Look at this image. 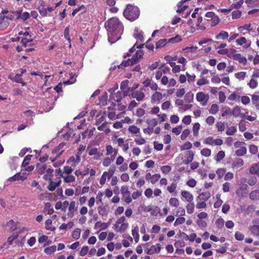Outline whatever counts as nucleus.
Listing matches in <instances>:
<instances>
[{"label": "nucleus", "mask_w": 259, "mask_h": 259, "mask_svg": "<svg viewBox=\"0 0 259 259\" xmlns=\"http://www.w3.org/2000/svg\"><path fill=\"white\" fill-rule=\"evenodd\" d=\"M105 26L108 31L109 42L113 44L120 39V35L123 30V26L117 18H110L105 22Z\"/></svg>", "instance_id": "nucleus-1"}, {"label": "nucleus", "mask_w": 259, "mask_h": 259, "mask_svg": "<svg viewBox=\"0 0 259 259\" xmlns=\"http://www.w3.org/2000/svg\"><path fill=\"white\" fill-rule=\"evenodd\" d=\"M140 11L139 8L135 5L127 4L126 8L123 11L124 17L130 21H134L137 20L140 16Z\"/></svg>", "instance_id": "nucleus-2"}, {"label": "nucleus", "mask_w": 259, "mask_h": 259, "mask_svg": "<svg viewBox=\"0 0 259 259\" xmlns=\"http://www.w3.org/2000/svg\"><path fill=\"white\" fill-rule=\"evenodd\" d=\"M143 88L141 89L140 90H137L134 92L130 93V97L135 98L138 101H142L145 97V94L143 92Z\"/></svg>", "instance_id": "nucleus-3"}, {"label": "nucleus", "mask_w": 259, "mask_h": 259, "mask_svg": "<svg viewBox=\"0 0 259 259\" xmlns=\"http://www.w3.org/2000/svg\"><path fill=\"white\" fill-rule=\"evenodd\" d=\"M128 80H124L121 82L120 88L123 93V97L130 96V90H128L130 88L128 87Z\"/></svg>", "instance_id": "nucleus-4"}, {"label": "nucleus", "mask_w": 259, "mask_h": 259, "mask_svg": "<svg viewBox=\"0 0 259 259\" xmlns=\"http://www.w3.org/2000/svg\"><path fill=\"white\" fill-rule=\"evenodd\" d=\"M227 56L229 57H231L234 60L238 61L240 63L243 65H246L247 63V59L244 57H242L240 54H233L232 56L228 54Z\"/></svg>", "instance_id": "nucleus-5"}, {"label": "nucleus", "mask_w": 259, "mask_h": 259, "mask_svg": "<svg viewBox=\"0 0 259 259\" xmlns=\"http://www.w3.org/2000/svg\"><path fill=\"white\" fill-rule=\"evenodd\" d=\"M136 64V61L132 58L128 59L127 60H123L121 63L118 66V68L123 69L125 67L131 66Z\"/></svg>", "instance_id": "nucleus-6"}, {"label": "nucleus", "mask_w": 259, "mask_h": 259, "mask_svg": "<svg viewBox=\"0 0 259 259\" xmlns=\"http://www.w3.org/2000/svg\"><path fill=\"white\" fill-rule=\"evenodd\" d=\"M155 245H152L149 249H147L145 251L146 253L148 254H153L154 253H159L161 250V245L159 243H157Z\"/></svg>", "instance_id": "nucleus-7"}, {"label": "nucleus", "mask_w": 259, "mask_h": 259, "mask_svg": "<svg viewBox=\"0 0 259 259\" xmlns=\"http://www.w3.org/2000/svg\"><path fill=\"white\" fill-rule=\"evenodd\" d=\"M66 145V143L64 142L61 143L59 144V145L55 148L53 151L52 153H56L57 157H59L64 152V150H63V148Z\"/></svg>", "instance_id": "nucleus-8"}, {"label": "nucleus", "mask_w": 259, "mask_h": 259, "mask_svg": "<svg viewBox=\"0 0 259 259\" xmlns=\"http://www.w3.org/2000/svg\"><path fill=\"white\" fill-rule=\"evenodd\" d=\"M211 197V194L209 192H204L199 194L197 197L196 200L198 201H207Z\"/></svg>", "instance_id": "nucleus-9"}, {"label": "nucleus", "mask_w": 259, "mask_h": 259, "mask_svg": "<svg viewBox=\"0 0 259 259\" xmlns=\"http://www.w3.org/2000/svg\"><path fill=\"white\" fill-rule=\"evenodd\" d=\"M75 202L73 201H71L69 206V211L67 213L68 216L69 218H72L74 216V213L76 210V208H75Z\"/></svg>", "instance_id": "nucleus-10"}, {"label": "nucleus", "mask_w": 259, "mask_h": 259, "mask_svg": "<svg viewBox=\"0 0 259 259\" xmlns=\"http://www.w3.org/2000/svg\"><path fill=\"white\" fill-rule=\"evenodd\" d=\"M162 99V94L158 92H156L151 96V101L152 102H157L158 103H160V100Z\"/></svg>", "instance_id": "nucleus-11"}, {"label": "nucleus", "mask_w": 259, "mask_h": 259, "mask_svg": "<svg viewBox=\"0 0 259 259\" xmlns=\"http://www.w3.org/2000/svg\"><path fill=\"white\" fill-rule=\"evenodd\" d=\"M205 17L210 18L211 20H214V25L217 24L219 22V18L216 16L214 12H208L205 14Z\"/></svg>", "instance_id": "nucleus-12"}, {"label": "nucleus", "mask_w": 259, "mask_h": 259, "mask_svg": "<svg viewBox=\"0 0 259 259\" xmlns=\"http://www.w3.org/2000/svg\"><path fill=\"white\" fill-rule=\"evenodd\" d=\"M187 159L183 160V163L185 164H188L191 162L193 160L194 154L192 151H188L187 152Z\"/></svg>", "instance_id": "nucleus-13"}, {"label": "nucleus", "mask_w": 259, "mask_h": 259, "mask_svg": "<svg viewBox=\"0 0 259 259\" xmlns=\"http://www.w3.org/2000/svg\"><path fill=\"white\" fill-rule=\"evenodd\" d=\"M144 55V51L142 50H139L136 52L135 54L133 56V58L136 62L137 63L143 58Z\"/></svg>", "instance_id": "nucleus-14"}, {"label": "nucleus", "mask_w": 259, "mask_h": 259, "mask_svg": "<svg viewBox=\"0 0 259 259\" xmlns=\"http://www.w3.org/2000/svg\"><path fill=\"white\" fill-rule=\"evenodd\" d=\"M181 195L189 202H191L193 200V196L188 191H182Z\"/></svg>", "instance_id": "nucleus-15"}, {"label": "nucleus", "mask_w": 259, "mask_h": 259, "mask_svg": "<svg viewBox=\"0 0 259 259\" xmlns=\"http://www.w3.org/2000/svg\"><path fill=\"white\" fill-rule=\"evenodd\" d=\"M251 234L254 236H259V225H253L249 228Z\"/></svg>", "instance_id": "nucleus-16"}, {"label": "nucleus", "mask_w": 259, "mask_h": 259, "mask_svg": "<svg viewBox=\"0 0 259 259\" xmlns=\"http://www.w3.org/2000/svg\"><path fill=\"white\" fill-rule=\"evenodd\" d=\"M251 174H256L259 177V164L256 163L253 165L249 169Z\"/></svg>", "instance_id": "nucleus-17"}, {"label": "nucleus", "mask_w": 259, "mask_h": 259, "mask_svg": "<svg viewBox=\"0 0 259 259\" xmlns=\"http://www.w3.org/2000/svg\"><path fill=\"white\" fill-rule=\"evenodd\" d=\"M249 198L252 200H259V190L252 191L249 194Z\"/></svg>", "instance_id": "nucleus-18"}, {"label": "nucleus", "mask_w": 259, "mask_h": 259, "mask_svg": "<svg viewBox=\"0 0 259 259\" xmlns=\"http://www.w3.org/2000/svg\"><path fill=\"white\" fill-rule=\"evenodd\" d=\"M229 36V34L227 32L225 31H221L218 34L215 36V39H225Z\"/></svg>", "instance_id": "nucleus-19"}, {"label": "nucleus", "mask_w": 259, "mask_h": 259, "mask_svg": "<svg viewBox=\"0 0 259 259\" xmlns=\"http://www.w3.org/2000/svg\"><path fill=\"white\" fill-rule=\"evenodd\" d=\"M132 235L135 239L136 242H138L139 240V227L136 226L132 230Z\"/></svg>", "instance_id": "nucleus-20"}, {"label": "nucleus", "mask_w": 259, "mask_h": 259, "mask_svg": "<svg viewBox=\"0 0 259 259\" xmlns=\"http://www.w3.org/2000/svg\"><path fill=\"white\" fill-rule=\"evenodd\" d=\"M167 43V39L164 38L158 40L156 44V48L160 49L165 46V45Z\"/></svg>", "instance_id": "nucleus-21"}, {"label": "nucleus", "mask_w": 259, "mask_h": 259, "mask_svg": "<svg viewBox=\"0 0 259 259\" xmlns=\"http://www.w3.org/2000/svg\"><path fill=\"white\" fill-rule=\"evenodd\" d=\"M36 169H37V171H38V172L39 173V174H44L45 171L46 170V168H47V166H46V164H43V165H41L39 163H37L36 164Z\"/></svg>", "instance_id": "nucleus-22"}, {"label": "nucleus", "mask_w": 259, "mask_h": 259, "mask_svg": "<svg viewBox=\"0 0 259 259\" xmlns=\"http://www.w3.org/2000/svg\"><path fill=\"white\" fill-rule=\"evenodd\" d=\"M193 99L194 94L191 92L187 93L185 96V100L187 103H191L192 102H193Z\"/></svg>", "instance_id": "nucleus-23"}, {"label": "nucleus", "mask_w": 259, "mask_h": 259, "mask_svg": "<svg viewBox=\"0 0 259 259\" xmlns=\"http://www.w3.org/2000/svg\"><path fill=\"white\" fill-rule=\"evenodd\" d=\"M51 204L50 202L45 203L44 211H46L48 214H52L54 212V209L51 208Z\"/></svg>", "instance_id": "nucleus-24"}, {"label": "nucleus", "mask_w": 259, "mask_h": 259, "mask_svg": "<svg viewBox=\"0 0 259 259\" xmlns=\"http://www.w3.org/2000/svg\"><path fill=\"white\" fill-rule=\"evenodd\" d=\"M247 152V149L245 147H241L240 149H239L236 151V154L238 156H242L244 155Z\"/></svg>", "instance_id": "nucleus-25"}, {"label": "nucleus", "mask_w": 259, "mask_h": 259, "mask_svg": "<svg viewBox=\"0 0 259 259\" xmlns=\"http://www.w3.org/2000/svg\"><path fill=\"white\" fill-rule=\"evenodd\" d=\"M6 226L10 228L11 232L15 230L17 228L16 225L13 220H11L9 222H7Z\"/></svg>", "instance_id": "nucleus-26"}, {"label": "nucleus", "mask_w": 259, "mask_h": 259, "mask_svg": "<svg viewBox=\"0 0 259 259\" xmlns=\"http://www.w3.org/2000/svg\"><path fill=\"white\" fill-rule=\"evenodd\" d=\"M194 203L192 202H189L186 206L187 211L189 214H191L193 212L194 209Z\"/></svg>", "instance_id": "nucleus-27"}, {"label": "nucleus", "mask_w": 259, "mask_h": 259, "mask_svg": "<svg viewBox=\"0 0 259 259\" xmlns=\"http://www.w3.org/2000/svg\"><path fill=\"white\" fill-rule=\"evenodd\" d=\"M56 250V246L55 245H53L51 247H47L45 249V252L49 255L52 254V253L55 252Z\"/></svg>", "instance_id": "nucleus-28"}, {"label": "nucleus", "mask_w": 259, "mask_h": 259, "mask_svg": "<svg viewBox=\"0 0 259 259\" xmlns=\"http://www.w3.org/2000/svg\"><path fill=\"white\" fill-rule=\"evenodd\" d=\"M241 113V109L238 106H235L232 112V114L234 117H238L239 116Z\"/></svg>", "instance_id": "nucleus-29"}, {"label": "nucleus", "mask_w": 259, "mask_h": 259, "mask_svg": "<svg viewBox=\"0 0 259 259\" xmlns=\"http://www.w3.org/2000/svg\"><path fill=\"white\" fill-rule=\"evenodd\" d=\"M225 154L223 151H220L217 154L215 159L217 161L219 162L225 157Z\"/></svg>", "instance_id": "nucleus-30"}, {"label": "nucleus", "mask_w": 259, "mask_h": 259, "mask_svg": "<svg viewBox=\"0 0 259 259\" xmlns=\"http://www.w3.org/2000/svg\"><path fill=\"white\" fill-rule=\"evenodd\" d=\"M32 156V155H27L24 158L23 162L22 163V166L26 167L29 163V161L31 160V158Z\"/></svg>", "instance_id": "nucleus-31"}, {"label": "nucleus", "mask_w": 259, "mask_h": 259, "mask_svg": "<svg viewBox=\"0 0 259 259\" xmlns=\"http://www.w3.org/2000/svg\"><path fill=\"white\" fill-rule=\"evenodd\" d=\"M169 202L170 205L174 207H177L179 205V201L176 198H171Z\"/></svg>", "instance_id": "nucleus-32"}, {"label": "nucleus", "mask_w": 259, "mask_h": 259, "mask_svg": "<svg viewBox=\"0 0 259 259\" xmlns=\"http://www.w3.org/2000/svg\"><path fill=\"white\" fill-rule=\"evenodd\" d=\"M80 232H81V230L80 229H78V228L76 229L72 232V237L74 239L77 240L80 237Z\"/></svg>", "instance_id": "nucleus-33"}, {"label": "nucleus", "mask_w": 259, "mask_h": 259, "mask_svg": "<svg viewBox=\"0 0 259 259\" xmlns=\"http://www.w3.org/2000/svg\"><path fill=\"white\" fill-rule=\"evenodd\" d=\"M219 110V106L218 105L213 104L211 106L210 109L209 110V113L215 114Z\"/></svg>", "instance_id": "nucleus-34"}, {"label": "nucleus", "mask_w": 259, "mask_h": 259, "mask_svg": "<svg viewBox=\"0 0 259 259\" xmlns=\"http://www.w3.org/2000/svg\"><path fill=\"white\" fill-rule=\"evenodd\" d=\"M30 17V15L29 14V13L27 12H24L22 15H19L17 19H19L20 18L22 19L23 21H25L26 20H27V19H28Z\"/></svg>", "instance_id": "nucleus-35"}, {"label": "nucleus", "mask_w": 259, "mask_h": 259, "mask_svg": "<svg viewBox=\"0 0 259 259\" xmlns=\"http://www.w3.org/2000/svg\"><path fill=\"white\" fill-rule=\"evenodd\" d=\"M182 40L181 37L179 35H177L175 37H171L167 39V42L176 43L180 42Z\"/></svg>", "instance_id": "nucleus-36"}, {"label": "nucleus", "mask_w": 259, "mask_h": 259, "mask_svg": "<svg viewBox=\"0 0 259 259\" xmlns=\"http://www.w3.org/2000/svg\"><path fill=\"white\" fill-rule=\"evenodd\" d=\"M200 124L198 122L194 123L193 127V135L194 136H197L198 135V131L200 128Z\"/></svg>", "instance_id": "nucleus-37"}, {"label": "nucleus", "mask_w": 259, "mask_h": 259, "mask_svg": "<svg viewBox=\"0 0 259 259\" xmlns=\"http://www.w3.org/2000/svg\"><path fill=\"white\" fill-rule=\"evenodd\" d=\"M205 95L203 92L198 93L196 95V99L198 102H201L205 99Z\"/></svg>", "instance_id": "nucleus-38"}, {"label": "nucleus", "mask_w": 259, "mask_h": 259, "mask_svg": "<svg viewBox=\"0 0 259 259\" xmlns=\"http://www.w3.org/2000/svg\"><path fill=\"white\" fill-rule=\"evenodd\" d=\"M107 176L108 177V172H107V171L104 172L100 180L101 185H103L105 183Z\"/></svg>", "instance_id": "nucleus-39"}, {"label": "nucleus", "mask_w": 259, "mask_h": 259, "mask_svg": "<svg viewBox=\"0 0 259 259\" xmlns=\"http://www.w3.org/2000/svg\"><path fill=\"white\" fill-rule=\"evenodd\" d=\"M211 150L208 148H204L201 150V154L205 157H208L211 155Z\"/></svg>", "instance_id": "nucleus-40"}, {"label": "nucleus", "mask_w": 259, "mask_h": 259, "mask_svg": "<svg viewBox=\"0 0 259 259\" xmlns=\"http://www.w3.org/2000/svg\"><path fill=\"white\" fill-rule=\"evenodd\" d=\"M239 129L241 132H244L246 130V122L241 120L239 123Z\"/></svg>", "instance_id": "nucleus-41"}, {"label": "nucleus", "mask_w": 259, "mask_h": 259, "mask_svg": "<svg viewBox=\"0 0 259 259\" xmlns=\"http://www.w3.org/2000/svg\"><path fill=\"white\" fill-rule=\"evenodd\" d=\"M98 212L102 216L107 215L108 213L107 209L105 207L102 206H99L98 207Z\"/></svg>", "instance_id": "nucleus-42"}, {"label": "nucleus", "mask_w": 259, "mask_h": 259, "mask_svg": "<svg viewBox=\"0 0 259 259\" xmlns=\"http://www.w3.org/2000/svg\"><path fill=\"white\" fill-rule=\"evenodd\" d=\"M63 178L66 183H70L75 181V178L72 175H69L68 176H63Z\"/></svg>", "instance_id": "nucleus-43"}, {"label": "nucleus", "mask_w": 259, "mask_h": 259, "mask_svg": "<svg viewBox=\"0 0 259 259\" xmlns=\"http://www.w3.org/2000/svg\"><path fill=\"white\" fill-rule=\"evenodd\" d=\"M128 131L132 134H137L140 132V128L136 126L132 125L128 128Z\"/></svg>", "instance_id": "nucleus-44"}, {"label": "nucleus", "mask_w": 259, "mask_h": 259, "mask_svg": "<svg viewBox=\"0 0 259 259\" xmlns=\"http://www.w3.org/2000/svg\"><path fill=\"white\" fill-rule=\"evenodd\" d=\"M123 97V93H122V92L118 91L115 95V102H116L117 103H119L120 102H121Z\"/></svg>", "instance_id": "nucleus-45"}, {"label": "nucleus", "mask_w": 259, "mask_h": 259, "mask_svg": "<svg viewBox=\"0 0 259 259\" xmlns=\"http://www.w3.org/2000/svg\"><path fill=\"white\" fill-rule=\"evenodd\" d=\"M237 131L235 127L231 126L226 131V134L229 136L233 135Z\"/></svg>", "instance_id": "nucleus-46"}, {"label": "nucleus", "mask_w": 259, "mask_h": 259, "mask_svg": "<svg viewBox=\"0 0 259 259\" xmlns=\"http://www.w3.org/2000/svg\"><path fill=\"white\" fill-rule=\"evenodd\" d=\"M185 222V218L184 217L178 218L174 223V226H177L179 225L183 224Z\"/></svg>", "instance_id": "nucleus-47"}, {"label": "nucleus", "mask_w": 259, "mask_h": 259, "mask_svg": "<svg viewBox=\"0 0 259 259\" xmlns=\"http://www.w3.org/2000/svg\"><path fill=\"white\" fill-rule=\"evenodd\" d=\"M20 172L17 173L14 176L9 178L8 179V181L14 182L17 180H20Z\"/></svg>", "instance_id": "nucleus-48"}, {"label": "nucleus", "mask_w": 259, "mask_h": 259, "mask_svg": "<svg viewBox=\"0 0 259 259\" xmlns=\"http://www.w3.org/2000/svg\"><path fill=\"white\" fill-rule=\"evenodd\" d=\"M244 235L240 232H236L235 234V238L237 240L242 241L244 239Z\"/></svg>", "instance_id": "nucleus-49"}, {"label": "nucleus", "mask_w": 259, "mask_h": 259, "mask_svg": "<svg viewBox=\"0 0 259 259\" xmlns=\"http://www.w3.org/2000/svg\"><path fill=\"white\" fill-rule=\"evenodd\" d=\"M192 148V144L190 142H187L181 147V150H189Z\"/></svg>", "instance_id": "nucleus-50"}, {"label": "nucleus", "mask_w": 259, "mask_h": 259, "mask_svg": "<svg viewBox=\"0 0 259 259\" xmlns=\"http://www.w3.org/2000/svg\"><path fill=\"white\" fill-rule=\"evenodd\" d=\"M38 11L40 13V14L42 16L45 17L46 16L47 13V10L45 8H44V6L39 7L38 8Z\"/></svg>", "instance_id": "nucleus-51"}, {"label": "nucleus", "mask_w": 259, "mask_h": 259, "mask_svg": "<svg viewBox=\"0 0 259 259\" xmlns=\"http://www.w3.org/2000/svg\"><path fill=\"white\" fill-rule=\"evenodd\" d=\"M257 179L255 177H250L247 181L248 184L250 186H254V185H255Z\"/></svg>", "instance_id": "nucleus-52"}, {"label": "nucleus", "mask_w": 259, "mask_h": 259, "mask_svg": "<svg viewBox=\"0 0 259 259\" xmlns=\"http://www.w3.org/2000/svg\"><path fill=\"white\" fill-rule=\"evenodd\" d=\"M190 132L189 129H185V130H184L181 136V139L182 140H185L188 137V136L190 134Z\"/></svg>", "instance_id": "nucleus-53"}, {"label": "nucleus", "mask_w": 259, "mask_h": 259, "mask_svg": "<svg viewBox=\"0 0 259 259\" xmlns=\"http://www.w3.org/2000/svg\"><path fill=\"white\" fill-rule=\"evenodd\" d=\"M204 143L208 145H213L214 144V140L211 137H209L205 139Z\"/></svg>", "instance_id": "nucleus-54"}, {"label": "nucleus", "mask_w": 259, "mask_h": 259, "mask_svg": "<svg viewBox=\"0 0 259 259\" xmlns=\"http://www.w3.org/2000/svg\"><path fill=\"white\" fill-rule=\"evenodd\" d=\"M182 129V125H179L177 126V127L173 128L172 130V132L175 134L176 135H179L181 133Z\"/></svg>", "instance_id": "nucleus-55"}, {"label": "nucleus", "mask_w": 259, "mask_h": 259, "mask_svg": "<svg viewBox=\"0 0 259 259\" xmlns=\"http://www.w3.org/2000/svg\"><path fill=\"white\" fill-rule=\"evenodd\" d=\"M55 182H54L53 181H52L51 178L50 179V183L49 185L48 186V189L50 191H53L55 190L56 188V187L55 186V185H54Z\"/></svg>", "instance_id": "nucleus-56"}, {"label": "nucleus", "mask_w": 259, "mask_h": 259, "mask_svg": "<svg viewBox=\"0 0 259 259\" xmlns=\"http://www.w3.org/2000/svg\"><path fill=\"white\" fill-rule=\"evenodd\" d=\"M161 170L164 174H168L171 170V168L169 165L162 166L161 168Z\"/></svg>", "instance_id": "nucleus-57"}, {"label": "nucleus", "mask_w": 259, "mask_h": 259, "mask_svg": "<svg viewBox=\"0 0 259 259\" xmlns=\"http://www.w3.org/2000/svg\"><path fill=\"white\" fill-rule=\"evenodd\" d=\"M241 12L238 10H235L232 12V16L233 19H238L241 16Z\"/></svg>", "instance_id": "nucleus-58"}, {"label": "nucleus", "mask_w": 259, "mask_h": 259, "mask_svg": "<svg viewBox=\"0 0 259 259\" xmlns=\"http://www.w3.org/2000/svg\"><path fill=\"white\" fill-rule=\"evenodd\" d=\"M182 122L186 124H189L191 122V117L190 115L185 116L183 119Z\"/></svg>", "instance_id": "nucleus-59"}, {"label": "nucleus", "mask_w": 259, "mask_h": 259, "mask_svg": "<svg viewBox=\"0 0 259 259\" xmlns=\"http://www.w3.org/2000/svg\"><path fill=\"white\" fill-rule=\"evenodd\" d=\"M246 73L245 72H240L235 74V77L239 79L243 80L245 77Z\"/></svg>", "instance_id": "nucleus-60"}, {"label": "nucleus", "mask_w": 259, "mask_h": 259, "mask_svg": "<svg viewBox=\"0 0 259 259\" xmlns=\"http://www.w3.org/2000/svg\"><path fill=\"white\" fill-rule=\"evenodd\" d=\"M249 152L252 154H255L257 152V147L252 144L249 146Z\"/></svg>", "instance_id": "nucleus-61"}, {"label": "nucleus", "mask_w": 259, "mask_h": 259, "mask_svg": "<svg viewBox=\"0 0 259 259\" xmlns=\"http://www.w3.org/2000/svg\"><path fill=\"white\" fill-rule=\"evenodd\" d=\"M160 175L158 174L153 175L151 180V183L155 184L160 178Z\"/></svg>", "instance_id": "nucleus-62"}, {"label": "nucleus", "mask_w": 259, "mask_h": 259, "mask_svg": "<svg viewBox=\"0 0 259 259\" xmlns=\"http://www.w3.org/2000/svg\"><path fill=\"white\" fill-rule=\"evenodd\" d=\"M196 223L201 228H205L207 227L206 222L202 220H197L196 221Z\"/></svg>", "instance_id": "nucleus-63"}, {"label": "nucleus", "mask_w": 259, "mask_h": 259, "mask_svg": "<svg viewBox=\"0 0 259 259\" xmlns=\"http://www.w3.org/2000/svg\"><path fill=\"white\" fill-rule=\"evenodd\" d=\"M89 251V247L87 246H84L82 247L80 251V255L83 256L85 255Z\"/></svg>", "instance_id": "nucleus-64"}]
</instances>
